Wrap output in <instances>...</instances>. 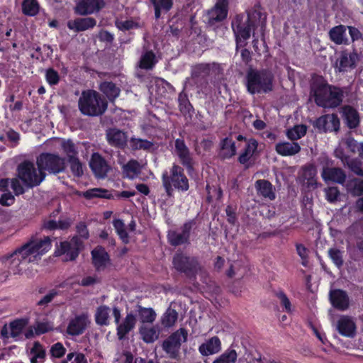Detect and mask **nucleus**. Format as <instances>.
Wrapping results in <instances>:
<instances>
[{
	"mask_svg": "<svg viewBox=\"0 0 363 363\" xmlns=\"http://www.w3.org/2000/svg\"><path fill=\"white\" fill-rule=\"evenodd\" d=\"M51 247L50 237L38 239L32 237L29 241L21 247L15 250L12 253L0 257L4 261L6 269L10 274H19L23 269L21 267L23 262L30 263L35 259L37 255H41L48 252Z\"/></svg>",
	"mask_w": 363,
	"mask_h": 363,
	"instance_id": "f257e3e1",
	"label": "nucleus"
},
{
	"mask_svg": "<svg viewBox=\"0 0 363 363\" xmlns=\"http://www.w3.org/2000/svg\"><path fill=\"white\" fill-rule=\"evenodd\" d=\"M343 96L342 89L330 85L322 76L315 75L312 78L310 97L313 98L318 106L324 108H336L342 102Z\"/></svg>",
	"mask_w": 363,
	"mask_h": 363,
	"instance_id": "f03ea898",
	"label": "nucleus"
},
{
	"mask_svg": "<svg viewBox=\"0 0 363 363\" xmlns=\"http://www.w3.org/2000/svg\"><path fill=\"white\" fill-rule=\"evenodd\" d=\"M247 91L252 95L268 94L274 90V75L268 69H256L250 66L245 77Z\"/></svg>",
	"mask_w": 363,
	"mask_h": 363,
	"instance_id": "7ed1b4c3",
	"label": "nucleus"
},
{
	"mask_svg": "<svg viewBox=\"0 0 363 363\" xmlns=\"http://www.w3.org/2000/svg\"><path fill=\"white\" fill-rule=\"evenodd\" d=\"M259 5L247 11V14H237L232 20L231 27L235 37L248 40L252 32L257 27L262 17Z\"/></svg>",
	"mask_w": 363,
	"mask_h": 363,
	"instance_id": "20e7f679",
	"label": "nucleus"
},
{
	"mask_svg": "<svg viewBox=\"0 0 363 363\" xmlns=\"http://www.w3.org/2000/svg\"><path fill=\"white\" fill-rule=\"evenodd\" d=\"M78 108L84 116L98 117L106 111L108 101L98 91L94 89H86L82 91L78 100Z\"/></svg>",
	"mask_w": 363,
	"mask_h": 363,
	"instance_id": "39448f33",
	"label": "nucleus"
},
{
	"mask_svg": "<svg viewBox=\"0 0 363 363\" xmlns=\"http://www.w3.org/2000/svg\"><path fill=\"white\" fill-rule=\"evenodd\" d=\"M162 186L169 198L173 196L174 190L185 192L189 189V183L187 177L184 174V169L176 164L169 169L164 171L162 175Z\"/></svg>",
	"mask_w": 363,
	"mask_h": 363,
	"instance_id": "423d86ee",
	"label": "nucleus"
},
{
	"mask_svg": "<svg viewBox=\"0 0 363 363\" xmlns=\"http://www.w3.org/2000/svg\"><path fill=\"white\" fill-rule=\"evenodd\" d=\"M174 268L191 281H194L199 273H202L204 268L199 258L189 256L184 252H177L172 259Z\"/></svg>",
	"mask_w": 363,
	"mask_h": 363,
	"instance_id": "0eeeda50",
	"label": "nucleus"
},
{
	"mask_svg": "<svg viewBox=\"0 0 363 363\" xmlns=\"http://www.w3.org/2000/svg\"><path fill=\"white\" fill-rule=\"evenodd\" d=\"M36 165L46 175L63 173L67 168L66 158L51 152L40 153L36 157Z\"/></svg>",
	"mask_w": 363,
	"mask_h": 363,
	"instance_id": "6e6552de",
	"label": "nucleus"
},
{
	"mask_svg": "<svg viewBox=\"0 0 363 363\" xmlns=\"http://www.w3.org/2000/svg\"><path fill=\"white\" fill-rule=\"evenodd\" d=\"M16 172L18 179L28 189L39 186L46 177V174L41 172L30 160L21 162L17 167Z\"/></svg>",
	"mask_w": 363,
	"mask_h": 363,
	"instance_id": "1a4fd4ad",
	"label": "nucleus"
},
{
	"mask_svg": "<svg viewBox=\"0 0 363 363\" xmlns=\"http://www.w3.org/2000/svg\"><path fill=\"white\" fill-rule=\"evenodd\" d=\"M318 162L322 166L321 177L325 182L345 183L347 177L345 172L340 167H333V161L327 156L321 155L318 158Z\"/></svg>",
	"mask_w": 363,
	"mask_h": 363,
	"instance_id": "9d476101",
	"label": "nucleus"
},
{
	"mask_svg": "<svg viewBox=\"0 0 363 363\" xmlns=\"http://www.w3.org/2000/svg\"><path fill=\"white\" fill-rule=\"evenodd\" d=\"M228 0H217L214 6L208 11L206 16V23L208 28L216 30L221 26L222 21L228 16Z\"/></svg>",
	"mask_w": 363,
	"mask_h": 363,
	"instance_id": "9b49d317",
	"label": "nucleus"
},
{
	"mask_svg": "<svg viewBox=\"0 0 363 363\" xmlns=\"http://www.w3.org/2000/svg\"><path fill=\"white\" fill-rule=\"evenodd\" d=\"M188 333L186 329L180 328L171 334L162 342V350L171 359H177L179 357L182 342L187 340Z\"/></svg>",
	"mask_w": 363,
	"mask_h": 363,
	"instance_id": "f8f14e48",
	"label": "nucleus"
},
{
	"mask_svg": "<svg viewBox=\"0 0 363 363\" xmlns=\"http://www.w3.org/2000/svg\"><path fill=\"white\" fill-rule=\"evenodd\" d=\"M196 223L195 219L189 220L180 227V230H169L167 233V240L170 245L177 247L182 245H189L191 233L194 228Z\"/></svg>",
	"mask_w": 363,
	"mask_h": 363,
	"instance_id": "ddd939ff",
	"label": "nucleus"
},
{
	"mask_svg": "<svg viewBox=\"0 0 363 363\" xmlns=\"http://www.w3.org/2000/svg\"><path fill=\"white\" fill-rule=\"evenodd\" d=\"M211 67L208 64H199L191 71V79L201 92H205L208 87V76Z\"/></svg>",
	"mask_w": 363,
	"mask_h": 363,
	"instance_id": "4468645a",
	"label": "nucleus"
},
{
	"mask_svg": "<svg viewBox=\"0 0 363 363\" xmlns=\"http://www.w3.org/2000/svg\"><path fill=\"white\" fill-rule=\"evenodd\" d=\"M314 128L320 133L337 132L340 129V119L337 114H325L312 123Z\"/></svg>",
	"mask_w": 363,
	"mask_h": 363,
	"instance_id": "2eb2a0df",
	"label": "nucleus"
},
{
	"mask_svg": "<svg viewBox=\"0 0 363 363\" xmlns=\"http://www.w3.org/2000/svg\"><path fill=\"white\" fill-rule=\"evenodd\" d=\"M89 165L94 177L97 179L106 178L111 169L110 164L99 152H94L91 155Z\"/></svg>",
	"mask_w": 363,
	"mask_h": 363,
	"instance_id": "dca6fc26",
	"label": "nucleus"
},
{
	"mask_svg": "<svg viewBox=\"0 0 363 363\" xmlns=\"http://www.w3.org/2000/svg\"><path fill=\"white\" fill-rule=\"evenodd\" d=\"M90 323L88 314L82 313L69 320L66 332L69 335L79 336L86 331Z\"/></svg>",
	"mask_w": 363,
	"mask_h": 363,
	"instance_id": "f3484780",
	"label": "nucleus"
},
{
	"mask_svg": "<svg viewBox=\"0 0 363 363\" xmlns=\"http://www.w3.org/2000/svg\"><path fill=\"white\" fill-rule=\"evenodd\" d=\"M258 142L256 139L250 138L247 141L243 152L240 155L238 161L247 169L255 164V156L257 153Z\"/></svg>",
	"mask_w": 363,
	"mask_h": 363,
	"instance_id": "a211bd4d",
	"label": "nucleus"
},
{
	"mask_svg": "<svg viewBox=\"0 0 363 363\" xmlns=\"http://www.w3.org/2000/svg\"><path fill=\"white\" fill-rule=\"evenodd\" d=\"M175 152L179 158L181 164L189 172L194 169V161L191 154L183 139L177 138L174 142Z\"/></svg>",
	"mask_w": 363,
	"mask_h": 363,
	"instance_id": "6ab92c4d",
	"label": "nucleus"
},
{
	"mask_svg": "<svg viewBox=\"0 0 363 363\" xmlns=\"http://www.w3.org/2000/svg\"><path fill=\"white\" fill-rule=\"evenodd\" d=\"M106 138L112 147L124 150L128 144V135L116 128H111L106 130Z\"/></svg>",
	"mask_w": 363,
	"mask_h": 363,
	"instance_id": "aec40b11",
	"label": "nucleus"
},
{
	"mask_svg": "<svg viewBox=\"0 0 363 363\" xmlns=\"http://www.w3.org/2000/svg\"><path fill=\"white\" fill-rule=\"evenodd\" d=\"M329 300L332 306L340 311H345L350 307V297L347 291L342 289H330Z\"/></svg>",
	"mask_w": 363,
	"mask_h": 363,
	"instance_id": "412c9836",
	"label": "nucleus"
},
{
	"mask_svg": "<svg viewBox=\"0 0 363 363\" xmlns=\"http://www.w3.org/2000/svg\"><path fill=\"white\" fill-rule=\"evenodd\" d=\"M185 89L186 85L184 86L183 90L178 95V108L181 114L185 118V120L187 122H191L195 113V109L190 102L189 96L185 91Z\"/></svg>",
	"mask_w": 363,
	"mask_h": 363,
	"instance_id": "4be33fe9",
	"label": "nucleus"
},
{
	"mask_svg": "<svg viewBox=\"0 0 363 363\" xmlns=\"http://www.w3.org/2000/svg\"><path fill=\"white\" fill-rule=\"evenodd\" d=\"M106 5L104 0H82L75 7V12L86 16L99 11Z\"/></svg>",
	"mask_w": 363,
	"mask_h": 363,
	"instance_id": "5701e85b",
	"label": "nucleus"
},
{
	"mask_svg": "<svg viewBox=\"0 0 363 363\" xmlns=\"http://www.w3.org/2000/svg\"><path fill=\"white\" fill-rule=\"evenodd\" d=\"M338 333L345 337H354L356 335V325L352 318L347 315H341L337 323Z\"/></svg>",
	"mask_w": 363,
	"mask_h": 363,
	"instance_id": "b1692460",
	"label": "nucleus"
},
{
	"mask_svg": "<svg viewBox=\"0 0 363 363\" xmlns=\"http://www.w3.org/2000/svg\"><path fill=\"white\" fill-rule=\"evenodd\" d=\"M221 350V342L218 337L213 336L202 343L199 352L203 356H209L218 353Z\"/></svg>",
	"mask_w": 363,
	"mask_h": 363,
	"instance_id": "393cba45",
	"label": "nucleus"
},
{
	"mask_svg": "<svg viewBox=\"0 0 363 363\" xmlns=\"http://www.w3.org/2000/svg\"><path fill=\"white\" fill-rule=\"evenodd\" d=\"M96 24V21L92 17L78 18L73 21L67 22V27L75 32H81L89 28H94Z\"/></svg>",
	"mask_w": 363,
	"mask_h": 363,
	"instance_id": "a878e982",
	"label": "nucleus"
},
{
	"mask_svg": "<svg viewBox=\"0 0 363 363\" xmlns=\"http://www.w3.org/2000/svg\"><path fill=\"white\" fill-rule=\"evenodd\" d=\"M136 324V318L132 313H128L121 323L117 326V336L120 340L125 338V336L129 333Z\"/></svg>",
	"mask_w": 363,
	"mask_h": 363,
	"instance_id": "bb28decb",
	"label": "nucleus"
},
{
	"mask_svg": "<svg viewBox=\"0 0 363 363\" xmlns=\"http://www.w3.org/2000/svg\"><path fill=\"white\" fill-rule=\"evenodd\" d=\"M161 333V328L158 325L149 327L143 325L139 328V333L142 340L146 343H152L158 339Z\"/></svg>",
	"mask_w": 363,
	"mask_h": 363,
	"instance_id": "cd10ccee",
	"label": "nucleus"
},
{
	"mask_svg": "<svg viewBox=\"0 0 363 363\" xmlns=\"http://www.w3.org/2000/svg\"><path fill=\"white\" fill-rule=\"evenodd\" d=\"M92 262L96 270L104 269L110 260L108 254L103 247L99 246L91 251Z\"/></svg>",
	"mask_w": 363,
	"mask_h": 363,
	"instance_id": "c85d7f7f",
	"label": "nucleus"
},
{
	"mask_svg": "<svg viewBox=\"0 0 363 363\" xmlns=\"http://www.w3.org/2000/svg\"><path fill=\"white\" fill-rule=\"evenodd\" d=\"M276 152L281 156H292L301 151V146L296 142H280L276 144Z\"/></svg>",
	"mask_w": 363,
	"mask_h": 363,
	"instance_id": "c756f323",
	"label": "nucleus"
},
{
	"mask_svg": "<svg viewBox=\"0 0 363 363\" xmlns=\"http://www.w3.org/2000/svg\"><path fill=\"white\" fill-rule=\"evenodd\" d=\"M347 26L339 25L332 28L329 31L330 39L337 45H349V39L346 36Z\"/></svg>",
	"mask_w": 363,
	"mask_h": 363,
	"instance_id": "7c9ffc66",
	"label": "nucleus"
},
{
	"mask_svg": "<svg viewBox=\"0 0 363 363\" xmlns=\"http://www.w3.org/2000/svg\"><path fill=\"white\" fill-rule=\"evenodd\" d=\"M169 30L167 33L179 39L182 31L185 26V21L179 18L178 14L174 15L168 21Z\"/></svg>",
	"mask_w": 363,
	"mask_h": 363,
	"instance_id": "2f4dec72",
	"label": "nucleus"
},
{
	"mask_svg": "<svg viewBox=\"0 0 363 363\" xmlns=\"http://www.w3.org/2000/svg\"><path fill=\"white\" fill-rule=\"evenodd\" d=\"M99 89L111 102L114 101L121 93L120 88L112 82L105 81L101 82Z\"/></svg>",
	"mask_w": 363,
	"mask_h": 363,
	"instance_id": "473e14b6",
	"label": "nucleus"
},
{
	"mask_svg": "<svg viewBox=\"0 0 363 363\" xmlns=\"http://www.w3.org/2000/svg\"><path fill=\"white\" fill-rule=\"evenodd\" d=\"M255 188L260 195L264 198H268L270 200L275 199V194L274 192V186L268 180L259 179L255 182Z\"/></svg>",
	"mask_w": 363,
	"mask_h": 363,
	"instance_id": "72a5a7b5",
	"label": "nucleus"
},
{
	"mask_svg": "<svg viewBox=\"0 0 363 363\" xmlns=\"http://www.w3.org/2000/svg\"><path fill=\"white\" fill-rule=\"evenodd\" d=\"M142 166L136 160H130L122 167L124 177L133 179L141 173Z\"/></svg>",
	"mask_w": 363,
	"mask_h": 363,
	"instance_id": "f704fd0d",
	"label": "nucleus"
},
{
	"mask_svg": "<svg viewBox=\"0 0 363 363\" xmlns=\"http://www.w3.org/2000/svg\"><path fill=\"white\" fill-rule=\"evenodd\" d=\"M316 174V168L313 164H308L303 167L302 176L305 180H307L306 186L308 189H314L317 187Z\"/></svg>",
	"mask_w": 363,
	"mask_h": 363,
	"instance_id": "c9c22d12",
	"label": "nucleus"
},
{
	"mask_svg": "<svg viewBox=\"0 0 363 363\" xmlns=\"http://www.w3.org/2000/svg\"><path fill=\"white\" fill-rule=\"evenodd\" d=\"M220 152L219 156L220 158L230 159L236 154L235 143L231 139L225 138L220 142Z\"/></svg>",
	"mask_w": 363,
	"mask_h": 363,
	"instance_id": "e433bc0d",
	"label": "nucleus"
},
{
	"mask_svg": "<svg viewBox=\"0 0 363 363\" xmlns=\"http://www.w3.org/2000/svg\"><path fill=\"white\" fill-rule=\"evenodd\" d=\"M154 7L155 18H161L162 12L167 13L173 7V0H149Z\"/></svg>",
	"mask_w": 363,
	"mask_h": 363,
	"instance_id": "4c0bfd02",
	"label": "nucleus"
},
{
	"mask_svg": "<svg viewBox=\"0 0 363 363\" xmlns=\"http://www.w3.org/2000/svg\"><path fill=\"white\" fill-rule=\"evenodd\" d=\"M343 115L345 116L347 126L350 129H354L359 125V117L358 112L350 106H345L342 108Z\"/></svg>",
	"mask_w": 363,
	"mask_h": 363,
	"instance_id": "58836bf2",
	"label": "nucleus"
},
{
	"mask_svg": "<svg viewBox=\"0 0 363 363\" xmlns=\"http://www.w3.org/2000/svg\"><path fill=\"white\" fill-rule=\"evenodd\" d=\"M157 62V60L154 52L152 50H145L140 56L138 66L141 69L149 70L152 69Z\"/></svg>",
	"mask_w": 363,
	"mask_h": 363,
	"instance_id": "ea45409f",
	"label": "nucleus"
},
{
	"mask_svg": "<svg viewBox=\"0 0 363 363\" xmlns=\"http://www.w3.org/2000/svg\"><path fill=\"white\" fill-rule=\"evenodd\" d=\"M86 199L90 200L94 198H101L111 199H113V195L109 192L108 190L103 188H93L86 191H83L79 194Z\"/></svg>",
	"mask_w": 363,
	"mask_h": 363,
	"instance_id": "a19ab883",
	"label": "nucleus"
},
{
	"mask_svg": "<svg viewBox=\"0 0 363 363\" xmlns=\"http://www.w3.org/2000/svg\"><path fill=\"white\" fill-rule=\"evenodd\" d=\"M28 323L27 318H19L9 323L10 336L16 340L20 339L23 329Z\"/></svg>",
	"mask_w": 363,
	"mask_h": 363,
	"instance_id": "79ce46f5",
	"label": "nucleus"
},
{
	"mask_svg": "<svg viewBox=\"0 0 363 363\" xmlns=\"http://www.w3.org/2000/svg\"><path fill=\"white\" fill-rule=\"evenodd\" d=\"M61 148L66 155L65 158L67 161L79 157L77 146L71 139L63 140L61 143Z\"/></svg>",
	"mask_w": 363,
	"mask_h": 363,
	"instance_id": "37998d69",
	"label": "nucleus"
},
{
	"mask_svg": "<svg viewBox=\"0 0 363 363\" xmlns=\"http://www.w3.org/2000/svg\"><path fill=\"white\" fill-rule=\"evenodd\" d=\"M130 148L133 150H150L154 146L153 143L146 139L137 138L135 137L130 138L129 140Z\"/></svg>",
	"mask_w": 363,
	"mask_h": 363,
	"instance_id": "c03bdc74",
	"label": "nucleus"
},
{
	"mask_svg": "<svg viewBox=\"0 0 363 363\" xmlns=\"http://www.w3.org/2000/svg\"><path fill=\"white\" fill-rule=\"evenodd\" d=\"M138 316L143 323H152L156 318V313L151 308H144L138 306Z\"/></svg>",
	"mask_w": 363,
	"mask_h": 363,
	"instance_id": "a18cd8bd",
	"label": "nucleus"
},
{
	"mask_svg": "<svg viewBox=\"0 0 363 363\" xmlns=\"http://www.w3.org/2000/svg\"><path fill=\"white\" fill-rule=\"evenodd\" d=\"M306 132L307 126L306 125H296L286 130V136L289 140L294 142L303 137Z\"/></svg>",
	"mask_w": 363,
	"mask_h": 363,
	"instance_id": "49530a36",
	"label": "nucleus"
},
{
	"mask_svg": "<svg viewBox=\"0 0 363 363\" xmlns=\"http://www.w3.org/2000/svg\"><path fill=\"white\" fill-rule=\"evenodd\" d=\"M178 318L175 309L169 307L161 318V323L164 328H170L174 325Z\"/></svg>",
	"mask_w": 363,
	"mask_h": 363,
	"instance_id": "de8ad7c7",
	"label": "nucleus"
},
{
	"mask_svg": "<svg viewBox=\"0 0 363 363\" xmlns=\"http://www.w3.org/2000/svg\"><path fill=\"white\" fill-rule=\"evenodd\" d=\"M39 4L36 0H23L22 3L23 13L28 16H34L39 12Z\"/></svg>",
	"mask_w": 363,
	"mask_h": 363,
	"instance_id": "09e8293b",
	"label": "nucleus"
},
{
	"mask_svg": "<svg viewBox=\"0 0 363 363\" xmlns=\"http://www.w3.org/2000/svg\"><path fill=\"white\" fill-rule=\"evenodd\" d=\"M109 308L106 306H99L95 314V320L99 325H107L108 324Z\"/></svg>",
	"mask_w": 363,
	"mask_h": 363,
	"instance_id": "8fccbe9b",
	"label": "nucleus"
},
{
	"mask_svg": "<svg viewBox=\"0 0 363 363\" xmlns=\"http://www.w3.org/2000/svg\"><path fill=\"white\" fill-rule=\"evenodd\" d=\"M113 227L122 242L125 244L129 242V236L125 228V223L121 219H114Z\"/></svg>",
	"mask_w": 363,
	"mask_h": 363,
	"instance_id": "3c124183",
	"label": "nucleus"
},
{
	"mask_svg": "<svg viewBox=\"0 0 363 363\" xmlns=\"http://www.w3.org/2000/svg\"><path fill=\"white\" fill-rule=\"evenodd\" d=\"M238 354L235 350L228 349L216 358L213 363H235Z\"/></svg>",
	"mask_w": 363,
	"mask_h": 363,
	"instance_id": "603ef678",
	"label": "nucleus"
},
{
	"mask_svg": "<svg viewBox=\"0 0 363 363\" xmlns=\"http://www.w3.org/2000/svg\"><path fill=\"white\" fill-rule=\"evenodd\" d=\"M69 164V168L74 177L81 178L84 175L83 164L79 158H74L67 161Z\"/></svg>",
	"mask_w": 363,
	"mask_h": 363,
	"instance_id": "864d4df0",
	"label": "nucleus"
},
{
	"mask_svg": "<svg viewBox=\"0 0 363 363\" xmlns=\"http://www.w3.org/2000/svg\"><path fill=\"white\" fill-rule=\"evenodd\" d=\"M335 67L340 72H345L348 68H353L348 58V53L346 51H342L340 57L336 61Z\"/></svg>",
	"mask_w": 363,
	"mask_h": 363,
	"instance_id": "5fc2aeb1",
	"label": "nucleus"
},
{
	"mask_svg": "<svg viewBox=\"0 0 363 363\" xmlns=\"http://www.w3.org/2000/svg\"><path fill=\"white\" fill-rule=\"evenodd\" d=\"M115 26L118 30L123 32L140 28V24L132 19L125 21L116 19L115 21Z\"/></svg>",
	"mask_w": 363,
	"mask_h": 363,
	"instance_id": "6e6d98bb",
	"label": "nucleus"
},
{
	"mask_svg": "<svg viewBox=\"0 0 363 363\" xmlns=\"http://www.w3.org/2000/svg\"><path fill=\"white\" fill-rule=\"evenodd\" d=\"M343 252L340 250L333 247L330 248L328 250V256L332 259L334 264L338 268L340 269L344 264V259L342 256Z\"/></svg>",
	"mask_w": 363,
	"mask_h": 363,
	"instance_id": "4d7b16f0",
	"label": "nucleus"
},
{
	"mask_svg": "<svg viewBox=\"0 0 363 363\" xmlns=\"http://www.w3.org/2000/svg\"><path fill=\"white\" fill-rule=\"evenodd\" d=\"M30 354L39 359L40 363H43L46 357L45 350L38 341H35L33 342V346L30 349Z\"/></svg>",
	"mask_w": 363,
	"mask_h": 363,
	"instance_id": "13d9d810",
	"label": "nucleus"
},
{
	"mask_svg": "<svg viewBox=\"0 0 363 363\" xmlns=\"http://www.w3.org/2000/svg\"><path fill=\"white\" fill-rule=\"evenodd\" d=\"M347 164L349 169L358 176H363V164L358 159L347 160Z\"/></svg>",
	"mask_w": 363,
	"mask_h": 363,
	"instance_id": "bf43d9fd",
	"label": "nucleus"
},
{
	"mask_svg": "<svg viewBox=\"0 0 363 363\" xmlns=\"http://www.w3.org/2000/svg\"><path fill=\"white\" fill-rule=\"evenodd\" d=\"M45 78L50 86L56 85L60 82V75L58 72L52 67L46 69Z\"/></svg>",
	"mask_w": 363,
	"mask_h": 363,
	"instance_id": "052dcab7",
	"label": "nucleus"
},
{
	"mask_svg": "<svg viewBox=\"0 0 363 363\" xmlns=\"http://www.w3.org/2000/svg\"><path fill=\"white\" fill-rule=\"evenodd\" d=\"M50 352L52 357L61 358L65 354L66 349L61 342H57L52 345Z\"/></svg>",
	"mask_w": 363,
	"mask_h": 363,
	"instance_id": "680f3d73",
	"label": "nucleus"
},
{
	"mask_svg": "<svg viewBox=\"0 0 363 363\" xmlns=\"http://www.w3.org/2000/svg\"><path fill=\"white\" fill-rule=\"evenodd\" d=\"M326 199L330 202L333 203L337 201V199L340 196V191L337 187L332 186L328 187L325 189Z\"/></svg>",
	"mask_w": 363,
	"mask_h": 363,
	"instance_id": "e2e57ef3",
	"label": "nucleus"
},
{
	"mask_svg": "<svg viewBox=\"0 0 363 363\" xmlns=\"http://www.w3.org/2000/svg\"><path fill=\"white\" fill-rule=\"evenodd\" d=\"M60 291L55 289H51L49 293L43 296L40 301L38 302V306H46L50 303L55 296L59 295Z\"/></svg>",
	"mask_w": 363,
	"mask_h": 363,
	"instance_id": "0e129e2a",
	"label": "nucleus"
},
{
	"mask_svg": "<svg viewBox=\"0 0 363 363\" xmlns=\"http://www.w3.org/2000/svg\"><path fill=\"white\" fill-rule=\"evenodd\" d=\"M157 91H160L162 89H164L163 92L165 91H169V92H174V86L170 84L167 81L164 80V79L162 78H158L157 80Z\"/></svg>",
	"mask_w": 363,
	"mask_h": 363,
	"instance_id": "69168bd1",
	"label": "nucleus"
},
{
	"mask_svg": "<svg viewBox=\"0 0 363 363\" xmlns=\"http://www.w3.org/2000/svg\"><path fill=\"white\" fill-rule=\"evenodd\" d=\"M347 29H348L349 34L352 43H354L355 42H358L359 40L363 41V34L357 28L347 26Z\"/></svg>",
	"mask_w": 363,
	"mask_h": 363,
	"instance_id": "338daca9",
	"label": "nucleus"
},
{
	"mask_svg": "<svg viewBox=\"0 0 363 363\" xmlns=\"http://www.w3.org/2000/svg\"><path fill=\"white\" fill-rule=\"evenodd\" d=\"M15 201L14 196L10 191L4 192L0 197V204L3 206H9Z\"/></svg>",
	"mask_w": 363,
	"mask_h": 363,
	"instance_id": "774afa93",
	"label": "nucleus"
}]
</instances>
